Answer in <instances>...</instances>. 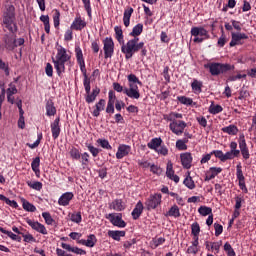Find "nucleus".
Masks as SVG:
<instances>
[{"instance_id": "obj_1", "label": "nucleus", "mask_w": 256, "mask_h": 256, "mask_svg": "<svg viewBox=\"0 0 256 256\" xmlns=\"http://www.w3.org/2000/svg\"><path fill=\"white\" fill-rule=\"evenodd\" d=\"M0 27L3 31L1 38L0 49L6 53H15L17 47L18 55L21 59L23 57V45H25V38H17L19 32V25L17 24V12L13 3H6L2 7V14L0 18Z\"/></svg>"}, {"instance_id": "obj_2", "label": "nucleus", "mask_w": 256, "mask_h": 256, "mask_svg": "<svg viewBox=\"0 0 256 256\" xmlns=\"http://www.w3.org/2000/svg\"><path fill=\"white\" fill-rule=\"evenodd\" d=\"M139 51L142 57H147L145 42H139V37L132 38L121 46V52L125 54V59L133 58V55L139 53Z\"/></svg>"}, {"instance_id": "obj_3", "label": "nucleus", "mask_w": 256, "mask_h": 256, "mask_svg": "<svg viewBox=\"0 0 256 256\" xmlns=\"http://www.w3.org/2000/svg\"><path fill=\"white\" fill-rule=\"evenodd\" d=\"M68 61H71V55L67 54V49L63 48V46H59L56 58L52 60L58 77H61V75L65 73V63Z\"/></svg>"}, {"instance_id": "obj_4", "label": "nucleus", "mask_w": 256, "mask_h": 256, "mask_svg": "<svg viewBox=\"0 0 256 256\" xmlns=\"http://www.w3.org/2000/svg\"><path fill=\"white\" fill-rule=\"evenodd\" d=\"M204 69H209L210 75L217 77L218 75L227 73V71H233L235 66L227 63L210 62L204 65Z\"/></svg>"}, {"instance_id": "obj_5", "label": "nucleus", "mask_w": 256, "mask_h": 256, "mask_svg": "<svg viewBox=\"0 0 256 256\" xmlns=\"http://www.w3.org/2000/svg\"><path fill=\"white\" fill-rule=\"evenodd\" d=\"M194 43H203L205 40L210 39L209 31L202 26L192 27L190 30Z\"/></svg>"}, {"instance_id": "obj_6", "label": "nucleus", "mask_w": 256, "mask_h": 256, "mask_svg": "<svg viewBox=\"0 0 256 256\" xmlns=\"http://www.w3.org/2000/svg\"><path fill=\"white\" fill-rule=\"evenodd\" d=\"M114 227H118L119 229H125L127 227V222L123 219L122 213H110L105 216Z\"/></svg>"}, {"instance_id": "obj_7", "label": "nucleus", "mask_w": 256, "mask_h": 256, "mask_svg": "<svg viewBox=\"0 0 256 256\" xmlns=\"http://www.w3.org/2000/svg\"><path fill=\"white\" fill-rule=\"evenodd\" d=\"M187 128V123L183 120H174L170 122L169 129L174 133V135H183L185 133V129Z\"/></svg>"}, {"instance_id": "obj_8", "label": "nucleus", "mask_w": 256, "mask_h": 256, "mask_svg": "<svg viewBox=\"0 0 256 256\" xmlns=\"http://www.w3.org/2000/svg\"><path fill=\"white\" fill-rule=\"evenodd\" d=\"M103 45L105 59H111L115 53V42H113V38L106 37L103 40Z\"/></svg>"}, {"instance_id": "obj_9", "label": "nucleus", "mask_w": 256, "mask_h": 256, "mask_svg": "<svg viewBox=\"0 0 256 256\" xmlns=\"http://www.w3.org/2000/svg\"><path fill=\"white\" fill-rule=\"evenodd\" d=\"M145 205L148 211H151V209H157V207L161 205V194H151L149 198L146 200Z\"/></svg>"}, {"instance_id": "obj_10", "label": "nucleus", "mask_w": 256, "mask_h": 256, "mask_svg": "<svg viewBox=\"0 0 256 256\" xmlns=\"http://www.w3.org/2000/svg\"><path fill=\"white\" fill-rule=\"evenodd\" d=\"M85 27H87V21H85V18L81 17V14L77 13L70 28L73 31H81L82 29H85Z\"/></svg>"}, {"instance_id": "obj_11", "label": "nucleus", "mask_w": 256, "mask_h": 256, "mask_svg": "<svg viewBox=\"0 0 256 256\" xmlns=\"http://www.w3.org/2000/svg\"><path fill=\"white\" fill-rule=\"evenodd\" d=\"M117 101V96L115 95V91L110 90L108 92V102L106 106V113L109 115H113L115 113V102Z\"/></svg>"}, {"instance_id": "obj_12", "label": "nucleus", "mask_w": 256, "mask_h": 256, "mask_svg": "<svg viewBox=\"0 0 256 256\" xmlns=\"http://www.w3.org/2000/svg\"><path fill=\"white\" fill-rule=\"evenodd\" d=\"M124 95H127L130 99H140L141 93L139 92V86L130 84V86L125 87Z\"/></svg>"}, {"instance_id": "obj_13", "label": "nucleus", "mask_w": 256, "mask_h": 256, "mask_svg": "<svg viewBox=\"0 0 256 256\" xmlns=\"http://www.w3.org/2000/svg\"><path fill=\"white\" fill-rule=\"evenodd\" d=\"M26 223L27 225H29L34 231H37V233H41L42 235H47L48 232H47V228L45 227V225L37 222V221H34V220H31L29 218H26Z\"/></svg>"}, {"instance_id": "obj_14", "label": "nucleus", "mask_w": 256, "mask_h": 256, "mask_svg": "<svg viewBox=\"0 0 256 256\" xmlns=\"http://www.w3.org/2000/svg\"><path fill=\"white\" fill-rule=\"evenodd\" d=\"M50 129L52 133V138L54 140L59 139V135H61V118L57 117L51 124Z\"/></svg>"}, {"instance_id": "obj_15", "label": "nucleus", "mask_w": 256, "mask_h": 256, "mask_svg": "<svg viewBox=\"0 0 256 256\" xmlns=\"http://www.w3.org/2000/svg\"><path fill=\"white\" fill-rule=\"evenodd\" d=\"M236 177L239 181L241 191H247V186L245 185V176L243 175V166H241V163L236 166Z\"/></svg>"}, {"instance_id": "obj_16", "label": "nucleus", "mask_w": 256, "mask_h": 256, "mask_svg": "<svg viewBox=\"0 0 256 256\" xmlns=\"http://www.w3.org/2000/svg\"><path fill=\"white\" fill-rule=\"evenodd\" d=\"M231 41H230V47H235L236 45H243L241 42L242 39H249V36L245 33H231Z\"/></svg>"}, {"instance_id": "obj_17", "label": "nucleus", "mask_w": 256, "mask_h": 256, "mask_svg": "<svg viewBox=\"0 0 256 256\" xmlns=\"http://www.w3.org/2000/svg\"><path fill=\"white\" fill-rule=\"evenodd\" d=\"M180 161L184 169H191L193 163V156L190 152L180 154Z\"/></svg>"}, {"instance_id": "obj_18", "label": "nucleus", "mask_w": 256, "mask_h": 256, "mask_svg": "<svg viewBox=\"0 0 256 256\" xmlns=\"http://www.w3.org/2000/svg\"><path fill=\"white\" fill-rule=\"evenodd\" d=\"M61 247H62V249H65L69 253H74L75 255H87V251H85L77 246L73 247L67 243L62 242Z\"/></svg>"}, {"instance_id": "obj_19", "label": "nucleus", "mask_w": 256, "mask_h": 256, "mask_svg": "<svg viewBox=\"0 0 256 256\" xmlns=\"http://www.w3.org/2000/svg\"><path fill=\"white\" fill-rule=\"evenodd\" d=\"M129 153H131V146L127 144H120L116 152V159H123V157H127Z\"/></svg>"}, {"instance_id": "obj_20", "label": "nucleus", "mask_w": 256, "mask_h": 256, "mask_svg": "<svg viewBox=\"0 0 256 256\" xmlns=\"http://www.w3.org/2000/svg\"><path fill=\"white\" fill-rule=\"evenodd\" d=\"M73 197H75V194L73 192H66L60 196L58 199V205H61L62 207H67L71 201H73Z\"/></svg>"}, {"instance_id": "obj_21", "label": "nucleus", "mask_w": 256, "mask_h": 256, "mask_svg": "<svg viewBox=\"0 0 256 256\" xmlns=\"http://www.w3.org/2000/svg\"><path fill=\"white\" fill-rule=\"evenodd\" d=\"M80 245H84L85 247L93 248L95 245H97V236L95 234H90L87 236V240L81 239L78 241Z\"/></svg>"}, {"instance_id": "obj_22", "label": "nucleus", "mask_w": 256, "mask_h": 256, "mask_svg": "<svg viewBox=\"0 0 256 256\" xmlns=\"http://www.w3.org/2000/svg\"><path fill=\"white\" fill-rule=\"evenodd\" d=\"M223 168L221 167H210L204 181H211V179H215L219 173H222Z\"/></svg>"}, {"instance_id": "obj_23", "label": "nucleus", "mask_w": 256, "mask_h": 256, "mask_svg": "<svg viewBox=\"0 0 256 256\" xmlns=\"http://www.w3.org/2000/svg\"><path fill=\"white\" fill-rule=\"evenodd\" d=\"M143 209H145V207L143 206V202L138 201L133 211L131 212V216L134 221H137V219H139V217L143 215Z\"/></svg>"}, {"instance_id": "obj_24", "label": "nucleus", "mask_w": 256, "mask_h": 256, "mask_svg": "<svg viewBox=\"0 0 256 256\" xmlns=\"http://www.w3.org/2000/svg\"><path fill=\"white\" fill-rule=\"evenodd\" d=\"M105 105H107V101H105V99H100L96 103V108L92 112L93 117H99L101 115V111H105Z\"/></svg>"}, {"instance_id": "obj_25", "label": "nucleus", "mask_w": 256, "mask_h": 256, "mask_svg": "<svg viewBox=\"0 0 256 256\" xmlns=\"http://www.w3.org/2000/svg\"><path fill=\"white\" fill-rule=\"evenodd\" d=\"M125 203L121 199H115L109 204V209L114 211H125Z\"/></svg>"}, {"instance_id": "obj_26", "label": "nucleus", "mask_w": 256, "mask_h": 256, "mask_svg": "<svg viewBox=\"0 0 256 256\" xmlns=\"http://www.w3.org/2000/svg\"><path fill=\"white\" fill-rule=\"evenodd\" d=\"M230 151L227 152L228 156H230V159H235L241 155V151L237 149V142L232 141L229 145Z\"/></svg>"}, {"instance_id": "obj_27", "label": "nucleus", "mask_w": 256, "mask_h": 256, "mask_svg": "<svg viewBox=\"0 0 256 256\" xmlns=\"http://www.w3.org/2000/svg\"><path fill=\"white\" fill-rule=\"evenodd\" d=\"M211 155H214L216 159H219L222 163H225V161H231L229 154L227 152L223 153L221 150H213Z\"/></svg>"}, {"instance_id": "obj_28", "label": "nucleus", "mask_w": 256, "mask_h": 256, "mask_svg": "<svg viewBox=\"0 0 256 256\" xmlns=\"http://www.w3.org/2000/svg\"><path fill=\"white\" fill-rule=\"evenodd\" d=\"M46 115L47 117H53L57 115V108H55V103L53 100H48L46 102Z\"/></svg>"}, {"instance_id": "obj_29", "label": "nucleus", "mask_w": 256, "mask_h": 256, "mask_svg": "<svg viewBox=\"0 0 256 256\" xmlns=\"http://www.w3.org/2000/svg\"><path fill=\"white\" fill-rule=\"evenodd\" d=\"M126 233L123 230H109L108 237L114 241H121V237H125Z\"/></svg>"}, {"instance_id": "obj_30", "label": "nucleus", "mask_w": 256, "mask_h": 256, "mask_svg": "<svg viewBox=\"0 0 256 256\" xmlns=\"http://www.w3.org/2000/svg\"><path fill=\"white\" fill-rule=\"evenodd\" d=\"M191 88L195 95H200V93H203V82L194 79L191 83Z\"/></svg>"}, {"instance_id": "obj_31", "label": "nucleus", "mask_w": 256, "mask_h": 256, "mask_svg": "<svg viewBox=\"0 0 256 256\" xmlns=\"http://www.w3.org/2000/svg\"><path fill=\"white\" fill-rule=\"evenodd\" d=\"M133 8L132 7H128L124 10V14H123V23L126 27H129V25L131 24V16L133 15Z\"/></svg>"}, {"instance_id": "obj_32", "label": "nucleus", "mask_w": 256, "mask_h": 256, "mask_svg": "<svg viewBox=\"0 0 256 256\" xmlns=\"http://www.w3.org/2000/svg\"><path fill=\"white\" fill-rule=\"evenodd\" d=\"M149 149H152L153 151H156V153H161V150L159 148L161 147V138H153L148 144Z\"/></svg>"}, {"instance_id": "obj_33", "label": "nucleus", "mask_w": 256, "mask_h": 256, "mask_svg": "<svg viewBox=\"0 0 256 256\" xmlns=\"http://www.w3.org/2000/svg\"><path fill=\"white\" fill-rule=\"evenodd\" d=\"M20 201L24 211H28L29 213H35L37 211V207H35V205L27 201L25 198H21Z\"/></svg>"}, {"instance_id": "obj_34", "label": "nucleus", "mask_w": 256, "mask_h": 256, "mask_svg": "<svg viewBox=\"0 0 256 256\" xmlns=\"http://www.w3.org/2000/svg\"><path fill=\"white\" fill-rule=\"evenodd\" d=\"M221 131L222 133H227V135L235 136L237 133H239V128L234 124H231L229 126L223 127Z\"/></svg>"}, {"instance_id": "obj_35", "label": "nucleus", "mask_w": 256, "mask_h": 256, "mask_svg": "<svg viewBox=\"0 0 256 256\" xmlns=\"http://www.w3.org/2000/svg\"><path fill=\"white\" fill-rule=\"evenodd\" d=\"M166 217H175V219L181 217V211L179 210V206L173 205L168 212L165 214Z\"/></svg>"}, {"instance_id": "obj_36", "label": "nucleus", "mask_w": 256, "mask_h": 256, "mask_svg": "<svg viewBox=\"0 0 256 256\" xmlns=\"http://www.w3.org/2000/svg\"><path fill=\"white\" fill-rule=\"evenodd\" d=\"M114 31H115V39L118 41V43H120V45H123V43H125V38L123 36V29L121 28V26H115Z\"/></svg>"}, {"instance_id": "obj_37", "label": "nucleus", "mask_w": 256, "mask_h": 256, "mask_svg": "<svg viewBox=\"0 0 256 256\" xmlns=\"http://www.w3.org/2000/svg\"><path fill=\"white\" fill-rule=\"evenodd\" d=\"M222 111H223V106L219 104L215 105V102H212L208 108V112L211 115H219V113H222Z\"/></svg>"}, {"instance_id": "obj_38", "label": "nucleus", "mask_w": 256, "mask_h": 256, "mask_svg": "<svg viewBox=\"0 0 256 256\" xmlns=\"http://www.w3.org/2000/svg\"><path fill=\"white\" fill-rule=\"evenodd\" d=\"M69 155L73 161H79V159H81V151L75 146L70 148Z\"/></svg>"}, {"instance_id": "obj_39", "label": "nucleus", "mask_w": 256, "mask_h": 256, "mask_svg": "<svg viewBox=\"0 0 256 256\" xmlns=\"http://www.w3.org/2000/svg\"><path fill=\"white\" fill-rule=\"evenodd\" d=\"M142 33L143 24L139 23L133 27L132 32H130V37H134L133 39H135V37H139V35H141Z\"/></svg>"}, {"instance_id": "obj_40", "label": "nucleus", "mask_w": 256, "mask_h": 256, "mask_svg": "<svg viewBox=\"0 0 256 256\" xmlns=\"http://www.w3.org/2000/svg\"><path fill=\"white\" fill-rule=\"evenodd\" d=\"M53 22L55 29H59V25H61V12L58 9L53 10Z\"/></svg>"}, {"instance_id": "obj_41", "label": "nucleus", "mask_w": 256, "mask_h": 256, "mask_svg": "<svg viewBox=\"0 0 256 256\" xmlns=\"http://www.w3.org/2000/svg\"><path fill=\"white\" fill-rule=\"evenodd\" d=\"M183 185L188 189H195V181H193V178L191 177V172H188L187 177L183 181Z\"/></svg>"}, {"instance_id": "obj_42", "label": "nucleus", "mask_w": 256, "mask_h": 256, "mask_svg": "<svg viewBox=\"0 0 256 256\" xmlns=\"http://www.w3.org/2000/svg\"><path fill=\"white\" fill-rule=\"evenodd\" d=\"M177 99L182 105H197V103L193 102L192 98H189L187 96H178Z\"/></svg>"}, {"instance_id": "obj_43", "label": "nucleus", "mask_w": 256, "mask_h": 256, "mask_svg": "<svg viewBox=\"0 0 256 256\" xmlns=\"http://www.w3.org/2000/svg\"><path fill=\"white\" fill-rule=\"evenodd\" d=\"M26 185H28V187H30V189H34V191H41V189H43V183L39 182V181H35V182H31V181H27Z\"/></svg>"}, {"instance_id": "obj_44", "label": "nucleus", "mask_w": 256, "mask_h": 256, "mask_svg": "<svg viewBox=\"0 0 256 256\" xmlns=\"http://www.w3.org/2000/svg\"><path fill=\"white\" fill-rule=\"evenodd\" d=\"M127 79H128V86L142 85L141 80H139V78L135 74L128 75Z\"/></svg>"}, {"instance_id": "obj_45", "label": "nucleus", "mask_w": 256, "mask_h": 256, "mask_svg": "<svg viewBox=\"0 0 256 256\" xmlns=\"http://www.w3.org/2000/svg\"><path fill=\"white\" fill-rule=\"evenodd\" d=\"M198 213H200V215H202V217H207V215L213 214V209L211 207L201 206L198 209Z\"/></svg>"}, {"instance_id": "obj_46", "label": "nucleus", "mask_w": 256, "mask_h": 256, "mask_svg": "<svg viewBox=\"0 0 256 256\" xmlns=\"http://www.w3.org/2000/svg\"><path fill=\"white\" fill-rule=\"evenodd\" d=\"M96 143H98V145H100V147H102V149H107L108 151H111V149H113V147L111 146V144H109V140L107 139H101L99 138Z\"/></svg>"}, {"instance_id": "obj_47", "label": "nucleus", "mask_w": 256, "mask_h": 256, "mask_svg": "<svg viewBox=\"0 0 256 256\" xmlns=\"http://www.w3.org/2000/svg\"><path fill=\"white\" fill-rule=\"evenodd\" d=\"M89 157H90L89 153L87 152L80 154V159H81L80 163L83 169H87V165H89Z\"/></svg>"}, {"instance_id": "obj_48", "label": "nucleus", "mask_w": 256, "mask_h": 256, "mask_svg": "<svg viewBox=\"0 0 256 256\" xmlns=\"http://www.w3.org/2000/svg\"><path fill=\"white\" fill-rule=\"evenodd\" d=\"M224 251L227 254V256H237L235 250L233 249V246H231L229 242H226L224 244Z\"/></svg>"}, {"instance_id": "obj_49", "label": "nucleus", "mask_w": 256, "mask_h": 256, "mask_svg": "<svg viewBox=\"0 0 256 256\" xmlns=\"http://www.w3.org/2000/svg\"><path fill=\"white\" fill-rule=\"evenodd\" d=\"M191 233L194 237H199V233H201V226H199V223L194 222L191 225Z\"/></svg>"}, {"instance_id": "obj_50", "label": "nucleus", "mask_w": 256, "mask_h": 256, "mask_svg": "<svg viewBox=\"0 0 256 256\" xmlns=\"http://www.w3.org/2000/svg\"><path fill=\"white\" fill-rule=\"evenodd\" d=\"M240 149V153L243 157V159H245V161H247V159H249V157H251V154L249 153V147L246 146H239Z\"/></svg>"}, {"instance_id": "obj_51", "label": "nucleus", "mask_w": 256, "mask_h": 256, "mask_svg": "<svg viewBox=\"0 0 256 256\" xmlns=\"http://www.w3.org/2000/svg\"><path fill=\"white\" fill-rule=\"evenodd\" d=\"M42 217H43V219H44L46 225H53V222H54L55 220H53V217L51 216V213H49V212H43V213H42Z\"/></svg>"}, {"instance_id": "obj_52", "label": "nucleus", "mask_w": 256, "mask_h": 256, "mask_svg": "<svg viewBox=\"0 0 256 256\" xmlns=\"http://www.w3.org/2000/svg\"><path fill=\"white\" fill-rule=\"evenodd\" d=\"M88 151L91 153L92 157H97L99 153H101V149L96 148L95 146L88 144L87 145Z\"/></svg>"}, {"instance_id": "obj_53", "label": "nucleus", "mask_w": 256, "mask_h": 256, "mask_svg": "<svg viewBox=\"0 0 256 256\" xmlns=\"http://www.w3.org/2000/svg\"><path fill=\"white\" fill-rule=\"evenodd\" d=\"M82 3L84 5V9H85L88 17H91V14H92L91 0H82Z\"/></svg>"}, {"instance_id": "obj_54", "label": "nucleus", "mask_w": 256, "mask_h": 256, "mask_svg": "<svg viewBox=\"0 0 256 256\" xmlns=\"http://www.w3.org/2000/svg\"><path fill=\"white\" fill-rule=\"evenodd\" d=\"M70 219L73 223H77V224H79L83 221V217L81 216V212L73 213L71 215Z\"/></svg>"}, {"instance_id": "obj_55", "label": "nucleus", "mask_w": 256, "mask_h": 256, "mask_svg": "<svg viewBox=\"0 0 256 256\" xmlns=\"http://www.w3.org/2000/svg\"><path fill=\"white\" fill-rule=\"evenodd\" d=\"M172 175H175V170H173V162L168 161L167 167H166V177H171Z\"/></svg>"}, {"instance_id": "obj_56", "label": "nucleus", "mask_w": 256, "mask_h": 256, "mask_svg": "<svg viewBox=\"0 0 256 256\" xmlns=\"http://www.w3.org/2000/svg\"><path fill=\"white\" fill-rule=\"evenodd\" d=\"M40 166H41V158L37 156L36 158L33 159L31 163V169L32 171H34L35 169H39Z\"/></svg>"}, {"instance_id": "obj_57", "label": "nucleus", "mask_w": 256, "mask_h": 256, "mask_svg": "<svg viewBox=\"0 0 256 256\" xmlns=\"http://www.w3.org/2000/svg\"><path fill=\"white\" fill-rule=\"evenodd\" d=\"M83 85H84V89L87 93H91V78H84L83 79Z\"/></svg>"}, {"instance_id": "obj_58", "label": "nucleus", "mask_w": 256, "mask_h": 256, "mask_svg": "<svg viewBox=\"0 0 256 256\" xmlns=\"http://www.w3.org/2000/svg\"><path fill=\"white\" fill-rule=\"evenodd\" d=\"M75 55H76V61L83 60V50H81V47L79 45L75 46Z\"/></svg>"}, {"instance_id": "obj_59", "label": "nucleus", "mask_w": 256, "mask_h": 256, "mask_svg": "<svg viewBox=\"0 0 256 256\" xmlns=\"http://www.w3.org/2000/svg\"><path fill=\"white\" fill-rule=\"evenodd\" d=\"M3 201L6 203V205H9L13 209H18L19 208V204L15 200H10L9 198L6 197V198H4Z\"/></svg>"}, {"instance_id": "obj_60", "label": "nucleus", "mask_w": 256, "mask_h": 256, "mask_svg": "<svg viewBox=\"0 0 256 256\" xmlns=\"http://www.w3.org/2000/svg\"><path fill=\"white\" fill-rule=\"evenodd\" d=\"M226 43H227V36H225V33L223 32V29H222V35L218 39L217 45L218 47H225Z\"/></svg>"}, {"instance_id": "obj_61", "label": "nucleus", "mask_w": 256, "mask_h": 256, "mask_svg": "<svg viewBox=\"0 0 256 256\" xmlns=\"http://www.w3.org/2000/svg\"><path fill=\"white\" fill-rule=\"evenodd\" d=\"M176 148L178 151H187V145L181 139L176 141Z\"/></svg>"}, {"instance_id": "obj_62", "label": "nucleus", "mask_w": 256, "mask_h": 256, "mask_svg": "<svg viewBox=\"0 0 256 256\" xmlns=\"http://www.w3.org/2000/svg\"><path fill=\"white\" fill-rule=\"evenodd\" d=\"M97 99V96H94L92 92L86 93L85 101L88 104L94 103V101Z\"/></svg>"}, {"instance_id": "obj_63", "label": "nucleus", "mask_w": 256, "mask_h": 256, "mask_svg": "<svg viewBox=\"0 0 256 256\" xmlns=\"http://www.w3.org/2000/svg\"><path fill=\"white\" fill-rule=\"evenodd\" d=\"M64 41H73V29H67L64 34Z\"/></svg>"}, {"instance_id": "obj_64", "label": "nucleus", "mask_w": 256, "mask_h": 256, "mask_svg": "<svg viewBox=\"0 0 256 256\" xmlns=\"http://www.w3.org/2000/svg\"><path fill=\"white\" fill-rule=\"evenodd\" d=\"M214 229H215V236L216 237H219V235H221V233H223V225H221L219 223L214 224Z\"/></svg>"}]
</instances>
